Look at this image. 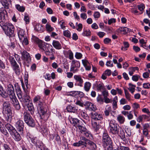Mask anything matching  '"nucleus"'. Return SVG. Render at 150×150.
Returning a JSON list of instances; mask_svg holds the SVG:
<instances>
[{
  "label": "nucleus",
  "instance_id": "obj_1",
  "mask_svg": "<svg viewBox=\"0 0 150 150\" xmlns=\"http://www.w3.org/2000/svg\"><path fill=\"white\" fill-rule=\"evenodd\" d=\"M41 100L40 96H37L34 98L33 102L36 104L38 111L41 114L40 115L41 118H43L46 115V111L45 109V105L42 102Z\"/></svg>",
  "mask_w": 150,
  "mask_h": 150
},
{
  "label": "nucleus",
  "instance_id": "obj_2",
  "mask_svg": "<svg viewBox=\"0 0 150 150\" xmlns=\"http://www.w3.org/2000/svg\"><path fill=\"white\" fill-rule=\"evenodd\" d=\"M2 113L3 114H7L8 118L7 120L8 121L10 118L11 117V115L12 114V111L10 104L8 102L5 101L4 102L2 107Z\"/></svg>",
  "mask_w": 150,
  "mask_h": 150
},
{
  "label": "nucleus",
  "instance_id": "obj_3",
  "mask_svg": "<svg viewBox=\"0 0 150 150\" xmlns=\"http://www.w3.org/2000/svg\"><path fill=\"white\" fill-rule=\"evenodd\" d=\"M82 125V123H81L77 127L79 130L80 134L83 136H85L89 139L92 140L93 139L92 135Z\"/></svg>",
  "mask_w": 150,
  "mask_h": 150
},
{
  "label": "nucleus",
  "instance_id": "obj_4",
  "mask_svg": "<svg viewBox=\"0 0 150 150\" xmlns=\"http://www.w3.org/2000/svg\"><path fill=\"white\" fill-rule=\"evenodd\" d=\"M23 116L24 120L28 125L31 127L35 126V121L29 113L25 112L23 113Z\"/></svg>",
  "mask_w": 150,
  "mask_h": 150
},
{
  "label": "nucleus",
  "instance_id": "obj_5",
  "mask_svg": "<svg viewBox=\"0 0 150 150\" xmlns=\"http://www.w3.org/2000/svg\"><path fill=\"white\" fill-rule=\"evenodd\" d=\"M120 127L113 120H111L109 123L110 132L113 134H119Z\"/></svg>",
  "mask_w": 150,
  "mask_h": 150
},
{
  "label": "nucleus",
  "instance_id": "obj_6",
  "mask_svg": "<svg viewBox=\"0 0 150 150\" xmlns=\"http://www.w3.org/2000/svg\"><path fill=\"white\" fill-rule=\"evenodd\" d=\"M18 97L23 106H26L31 100L29 93L26 92H25L23 96L22 94Z\"/></svg>",
  "mask_w": 150,
  "mask_h": 150
},
{
  "label": "nucleus",
  "instance_id": "obj_7",
  "mask_svg": "<svg viewBox=\"0 0 150 150\" xmlns=\"http://www.w3.org/2000/svg\"><path fill=\"white\" fill-rule=\"evenodd\" d=\"M5 34L8 36H11L14 33V27L11 23H8L3 29Z\"/></svg>",
  "mask_w": 150,
  "mask_h": 150
},
{
  "label": "nucleus",
  "instance_id": "obj_8",
  "mask_svg": "<svg viewBox=\"0 0 150 150\" xmlns=\"http://www.w3.org/2000/svg\"><path fill=\"white\" fill-rule=\"evenodd\" d=\"M32 142L35 144L36 148L38 150H45L47 148L44 145V144L41 142H36V138H31Z\"/></svg>",
  "mask_w": 150,
  "mask_h": 150
},
{
  "label": "nucleus",
  "instance_id": "obj_9",
  "mask_svg": "<svg viewBox=\"0 0 150 150\" xmlns=\"http://www.w3.org/2000/svg\"><path fill=\"white\" fill-rule=\"evenodd\" d=\"M40 50L42 52H44L47 50H48V48L52 45L49 44L47 43L43 42L42 40L38 45Z\"/></svg>",
  "mask_w": 150,
  "mask_h": 150
},
{
  "label": "nucleus",
  "instance_id": "obj_10",
  "mask_svg": "<svg viewBox=\"0 0 150 150\" xmlns=\"http://www.w3.org/2000/svg\"><path fill=\"white\" fill-rule=\"evenodd\" d=\"M15 126L18 131L22 132L24 127V123L22 120H19L16 122Z\"/></svg>",
  "mask_w": 150,
  "mask_h": 150
},
{
  "label": "nucleus",
  "instance_id": "obj_11",
  "mask_svg": "<svg viewBox=\"0 0 150 150\" xmlns=\"http://www.w3.org/2000/svg\"><path fill=\"white\" fill-rule=\"evenodd\" d=\"M102 142L103 144L106 145H110L111 144L112 141L111 139L107 133L105 132L103 133Z\"/></svg>",
  "mask_w": 150,
  "mask_h": 150
},
{
  "label": "nucleus",
  "instance_id": "obj_12",
  "mask_svg": "<svg viewBox=\"0 0 150 150\" xmlns=\"http://www.w3.org/2000/svg\"><path fill=\"white\" fill-rule=\"evenodd\" d=\"M10 98L11 99V103L14 107L16 110H19L20 108V106L16 96Z\"/></svg>",
  "mask_w": 150,
  "mask_h": 150
},
{
  "label": "nucleus",
  "instance_id": "obj_13",
  "mask_svg": "<svg viewBox=\"0 0 150 150\" xmlns=\"http://www.w3.org/2000/svg\"><path fill=\"white\" fill-rule=\"evenodd\" d=\"M84 105L86 106L87 109L89 110L94 111L97 109L96 106L89 101H86Z\"/></svg>",
  "mask_w": 150,
  "mask_h": 150
},
{
  "label": "nucleus",
  "instance_id": "obj_14",
  "mask_svg": "<svg viewBox=\"0 0 150 150\" xmlns=\"http://www.w3.org/2000/svg\"><path fill=\"white\" fill-rule=\"evenodd\" d=\"M74 79L76 81V84L77 85L80 87L83 86V81L80 75H75L74 76Z\"/></svg>",
  "mask_w": 150,
  "mask_h": 150
},
{
  "label": "nucleus",
  "instance_id": "obj_15",
  "mask_svg": "<svg viewBox=\"0 0 150 150\" xmlns=\"http://www.w3.org/2000/svg\"><path fill=\"white\" fill-rule=\"evenodd\" d=\"M91 116L92 119L96 120H101L103 119L102 115L95 111L91 113Z\"/></svg>",
  "mask_w": 150,
  "mask_h": 150
},
{
  "label": "nucleus",
  "instance_id": "obj_16",
  "mask_svg": "<svg viewBox=\"0 0 150 150\" xmlns=\"http://www.w3.org/2000/svg\"><path fill=\"white\" fill-rule=\"evenodd\" d=\"M10 134L16 141L18 142L21 140V137L16 129L11 132Z\"/></svg>",
  "mask_w": 150,
  "mask_h": 150
},
{
  "label": "nucleus",
  "instance_id": "obj_17",
  "mask_svg": "<svg viewBox=\"0 0 150 150\" xmlns=\"http://www.w3.org/2000/svg\"><path fill=\"white\" fill-rule=\"evenodd\" d=\"M8 96L9 95L10 97L15 96L14 92V89L13 86L11 84H9L7 88Z\"/></svg>",
  "mask_w": 150,
  "mask_h": 150
},
{
  "label": "nucleus",
  "instance_id": "obj_18",
  "mask_svg": "<svg viewBox=\"0 0 150 150\" xmlns=\"http://www.w3.org/2000/svg\"><path fill=\"white\" fill-rule=\"evenodd\" d=\"M22 55V59L24 60L29 61L30 60V57L29 54L25 50L21 52V51Z\"/></svg>",
  "mask_w": 150,
  "mask_h": 150
},
{
  "label": "nucleus",
  "instance_id": "obj_19",
  "mask_svg": "<svg viewBox=\"0 0 150 150\" xmlns=\"http://www.w3.org/2000/svg\"><path fill=\"white\" fill-rule=\"evenodd\" d=\"M70 121L71 123L76 127H77L79 125L82 123L81 122L77 119L72 117L70 118Z\"/></svg>",
  "mask_w": 150,
  "mask_h": 150
},
{
  "label": "nucleus",
  "instance_id": "obj_20",
  "mask_svg": "<svg viewBox=\"0 0 150 150\" xmlns=\"http://www.w3.org/2000/svg\"><path fill=\"white\" fill-rule=\"evenodd\" d=\"M18 34L19 39L20 40H22L23 38L27 36L25 31L24 30L20 28L18 29Z\"/></svg>",
  "mask_w": 150,
  "mask_h": 150
},
{
  "label": "nucleus",
  "instance_id": "obj_21",
  "mask_svg": "<svg viewBox=\"0 0 150 150\" xmlns=\"http://www.w3.org/2000/svg\"><path fill=\"white\" fill-rule=\"evenodd\" d=\"M87 144L88 146L87 149L90 150H95L96 149L97 146L93 142L89 140Z\"/></svg>",
  "mask_w": 150,
  "mask_h": 150
},
{
  "label": "nucleus",
  "instance_id": "obj_22",
  "mask_svg": "<svg viewBox=\"0 0 150 150\" xmlns=\"http://www.w3.org/2000/svg\"><path fill=\"white\" fill-rule=\"evenodd\" d=\"M66 109L68 112H72L75 113L76 112L78 108L73 105H69L66 107Z\"/></svg>",
  "mask_w": 150,
  "mask_h": 150
},
{
  "label": "nucleus",
  "instance_id": "obj_23",
  "mask_svg": "<svg viewBox=\"0 0 150 150\" xmlns=\"http://www.w3.org/2000/svg\"><path fill=\"white\" fill-rule=\"evenodd\" d=\"M39 131L44 136H46L48 134V129L47 128L44 126L41 125L39 128Z\"/></svg>",
  "mask_w": 150,
  "mask_h": 150
},
{
  "label": "nucleus",
  "instance_id": "obj_24",
  "mask_svg": "<svg viewBox=\"0 0 150 150\" xmlns=\"http://www.w3.org/2000/svg\"><path fill=\"white\" fill-rule=\"evenodd\" d=\"M52 45L56 49L60 50L62 48V46L60 42L57 41L53 40Z\"/></svg>",
  "mask_w": 150,
  "mask_h": 150
},
{
  "label": "nucleus",
  "instance_id": "obj_25",
  "mask_svg": "<svg viewBox=\"0 0 150 150\" xmlns=\"http://www.w3.org/2000/svg\"><path fill=\"white\" fill-rule=\"evenodd\" d=\"M80 115L81 117L86 120V122L85 121H83L85 123L89 121V117L86 112L83 111H81Z\"/></svg>",
  "mask_w": 150,
  "mask_h": 150
},
{
  "label": "nucleus",
  "instance_id": "obj_26",
  "mask_svg": "<svg viewBox=\"0 0 150 150\" xmlns=\"http://www.w3.org/2000/svg\"><path fill=\"white\" fill-rule=\"evenodd\" d=\"M15 87L16 92L18 97L22 94V92L19 86L18 83H16L15 84Z\"/></svg>",
  "mask_w": 150,
  "mask_h": 150
},
{
  "label": "nucleus",
  "instance_id": "obj_27",
  "mask_svg": "<svg viewBox=\"0 0 150 150\" xmlns=\"http://www.w3.org/2000/svg\"><path fill=\"white\" fill-rule=\"evenodd\" d=\"M11 66L16 74L17 75H19L20 73V70L19 65L16 64Z\"/></svg>",
  "mask_w": 150,
  "mask_h": 150
},
{
  "label": "nucleus",
  "instance_id": "obj_28",
  "mask_svg": "<svg viewBox=\"0 0 150 150\" xmlns=\"http://www.w3.org/2000/svg\"><path fill=\"white\" fill-rule=\"evenodd\" d=\"M26 105L27 106L28 109L30 112L31 114H33L34 113V108L33 103L29 102Z\"/></svg>",
  "mask_w": 150,
  "mask_h": 150
},
{
  "label": "nucleus",
  "instance_id": "obj_29",
  "mask_svg": "<svg viewBox=\"0 0 150 150\" xmlns=\"http://www.w3.org/2000/svg\"><path fill=\"white\" fill-rule=\"evenodd\" d=\"M1 2L4 7L6 9L9 8L10 2L9 0H1Z\"/></svg>",
  "mask_w": 150,
  "mask_h": 150
},
{
  "label": "nucleus",
  "instance_id": "obj_30",
  "mask_svg": "<svg viewBox=\"0 0 150 150\" xmlns=\"http://www.w3.org/2000/svg\"><path fill=\"white\" fill-rule=\"evenodd\" d=\"M118 30L121 33L124 32L125 34L129 32L130 30L126 27H120L118 29Z\"/></svg>",
  "mask_w": 150,
  "mask_h": 150
},
{
  "label": "nucleus",
  "instance_id": "obj_31",
  "mask_svg": "<svg viewBox=\"0 0 150 150\" xmlns=\"http://www.w3.org/2000/svg\"><path fill=\"white\" fill-rule=\"evenodd\" d=\"M91 86V84L89 82H86L84 83V88L85 90L88 92L89 91Z\"/></svg>",
  "mask_w": 150,
  "mask_h": 150
},
{
  "label": "nucleus",
  "instance_id": "obj_32",
  "mask_svg": "<svg viewBox=\"0 0 150 150\" xmlns=\"http://www.w3.org/2000/svg\"><path fill=\"white\" fill-rule=\"evenodd\" d=\"M6 12V11L3 8H0V20L5 19V14Z\"/></svg>",
  "mask_w": 150,
  "mask_h": 150
},
{
  "label": "nucleus",
  "instance_id": "obj_33",
  "mask_svg": "<svg viewBox=\"0 0 150 150\" xmlns=\"http://www.w3.org/2000/svg\"><path fill=\"white\" fill-rule=\"evenodd\" d=\"M0 95L4 98H6L8 97V94L5 91L3 90V88L0 84Z\"/></svg>",
  "mask_w": 150,
  "mask_h": 150
},
{
  "label": "nucleus",
  "instance_id": "obj_34",
  "mask_svg": "<svg viewBox=\"0 0 150 150\" xmlns=\"http://www.w3.org/2000/svg\"><path fill=\"white\" fill-rule=\"evenodd\" d=\"M15 6L16 8L20 12H23L25 10V7L23 6H21L18 4H16Z\"/></svg>",
  "mask_w": 150,
  "mask_h": 150
},
{
  "label": "nucleus",
  "instance_id": "obj_35",
  "mask_svg": "<svg viewBox=\"0 0 150 150\" xmlns=\"http://www.w3.org/2000/svg\"><path fill=\"white\" fill-rule=\"evenodd\" d=\"M53 138H51L50 139L53 140V138L55 139L57 142L58 144H61V141L60 136L58 134H54L53 135Z\"/></svg>",
  "mask_w": 150,
  "mask_h": 150
},
{
  "label": "nucleus",
  "instance_id": "obj_36",
  "mask_svg": "<svg viewBox=\"0 0 150 150\" xmlns=\"http://www.w3.org/2000/svg\"><path fill=\"white\" fill-rule=\"evenodd\" d=\"M6 129L8 130L10 133L16 130L10 124L7 123L5 125Z\"/></svg>",
  "mask_w": 150,
  "mask_h": 150
},
{
  "label": "nucleus",
  "instance_id": "obj_37",
  "mask_svg": "<svg viewBox=\"0 0 150 150\" xmlns=\"http://www.w3.org/2000/svg\"><path fill=\"white\" fill-rule=\"evenodd\" d=\"M111 111V107L108 106H107L105 108V110L104 112L105 115L106 116H108L109 115L110 112Z\"/></svg>",
  "mask_w": 150,
  "mask_h": 150
},
{
  "label": "nucleus",
  "instance_id": "obj_38",
  "mask_svg": "<svg viewBox=\"0 0 150 150\" xmlns=\"http://www.w3.org/2000/svg\"><path fill=\"white\" fill-rule=\"evenodd\" d=\"M120 133L119 132V134H118L121 138L123 140H125V134L123 130L121 128H120Z\"/></svg>",
  "mask_w": 150,
  "mask_h": 150
},
{
  "label": "nucleus",
  "instance_id": "obj_39",
  "mask_svg": "<svg viewBox=\"0 0 150 150\" xmlns=\"http://www.w3.org/2000/svg\"><path fill=\"white\" fill-rule=\"evenodd\" d=\"M117 120L120 124H123L125 121V117L122 115H119L117 117Z\"/></svg>",
  "mask_w": 150,
  "mask_h": 150
},
{
  "label": "nucleus",
  "instance_id": "obj_40",
  "mask_svg": "<svg viewBox=\"0 0 150 150\" xmlns=\"http://www.w3.org/2000/svg\"><path fill=\"white\" fill-rule=\"evenodd\" d=\"M9 60L11 66L17 64L13 57L10 56Z\"/></svg>",
  "mask_w": 150,
  "mask_h": 150
},
{
  "label": "nucleus",
  "instance_id": "obj_41",
  "mask_svg": "<svg viewBox=\"0 0 150 150\" xmlns=\"http://www.w3.org/2000/svg\"><path fill=\"white\" fill-rule=\"evenodd\" d=\"M92 125L93 127L96 130H98L100 127L99 124L95 122H92Z\"/></svg>",
  "mask_w": 150,
  "mask_h": 150
},
{
  "label": "nucleus",
  "instance_id": "obj_42",
  "mask_svg": "<svg viewBox=\"0 0 150 150\" xmlns=\"http://www.w3.org/2000/svg\"><path fill=\"white\" fill-rule=\"evenodd\" d=\"M129 87L128 88V89L132 93L134 91L136 86L131 83H129Z\"/></svg>",
  "mask_w": 150,
  "mask_h": 150
},
{
  "label": "nucleus",
  "instance_id": "obj_43",
  "mask_svg": "<svg viewBox=\"0 0 150 150\" xmlns=\"http://www.w3.org/2000/svg\"><path fill=\"white\" fill-rule=\"evenodd\" d=\"M124 92L126 98L128 101H130L131 100L130 94L129 93L128 91L125 89H124Z\"/></svg>",
  "mask_w": 150,
  "mask_h": 150
},
{
  "label": "nucleus",
  "instance_id": "obj_44",
  "mask_svg": "<svg viewBox=\"0 0 150 150\" xmlns=\"http://www.w3.org/2000/svg\"><path fill=\"white\" fill-rule=\"evenodd\" d=\"M32 39V40L37 43L38 45L42 41L41 40H39L38 38L34 36H33Z\"/></svg>",
  "mask_w": 150,
  "mask_h": 150
},
{
  "label": "nucleus",
  "instance_id": "obj_45",
  "mask_svg": "<svg viewBox=\"0 0 150 150\" xmlns=\"http://www.w3.org/2000/svg\"><path fill=\"white\" fill-rule=\"evenodd\" d=\"M22 42V43L23 45H27L29 44V42L27 39V36L23 38L22 40H21Z\"/></svg>",
  "mask_w": 150,
  "mask_h": 150
},
{
  "label": "nucleus",
  "instance_id": "obj_46",
  "mask_svg": "<svg viewBox=\"0 0 150 150\" xmlns=\"http://www.w3.org/2000/svg\"><path fill=\"white\" fill-rule=\"evenodd\" d=\"M67 53L69 55V57L70 59L71 60L74 58L73 54L71 50L67 51Z\"/></svg>",
  "mask_w": 150,
  "mask_h": 150
},
{
  "label": "nucleus",
  "instance_id": "obj_47",
  "mask_svg": "<svg viewBox=\"0 0 150 150\" xmlns=\"http://www.w3.org/2000/svg\"><path fill=\"white\" fill-rule=\"evenodd\" d=\"M0 130L1 132H2L4 135L7 136L9 134L5 128L3 127H1L0 128Z\"/></svg>",
  "mask_w": 150,
  "mask_h": 150
},
{
  "label": "nucleus",
  "instance_id": "obj_48",
  "mask_svg": "<svg viewBox=\"0 0 150 150\" xmlns=\"http://www.w3.org/2000/svg\"><path fill=\"white\" fill-rule=\"evenodd\" d=\"M0 25L3 29L4 27L6 26V24H7L8 23H6L5 19L3 20H0Z\"/></svg>",
  "mask_w": 150,
  "mask_h": 150
},
{
  "label": "nucleus",
  "instance_id": "obj_49",
  "mask_svg": "<svg viewBox=\"0 0 150 150\" xmlns=\"http://www.w3.org/2000/svg\"><path fill=\"white\" fill-rule=\"evenodd\" d=\"M46 28L47 31L48 32L52 31L54 30V28L53 27L48 24H47L46 25Z\"/></svg>",
  "mask_w": 150,
  "mask_h": 150
},
{
  "label": "nucleus",
  "instance_id": "obj_50",
  "mask_svg": "<svg viewBox=\"0 0 150 150\" xmlns=\"http://www.w3.org/2000/svg\"><path fill=\"white\" fill-rule=\"evenodd\" d=\"M63 34L64 36L68 38L71 37V33L68 30H66L63 31Z\"/></svg>",
  "mask_w": 150,
  "mask_h": 150
},
{
  "label": "nucleus",
  "instance_id": "obj_51",
  "mask_svg": "<svg viewBox=\"0 0 150 150\" xmlns=\"http://www.w3.org/2000/svg\"><path fill=\"white\" fill-rule=\"evenodd\" d=\"M97 100L98 102L100 104H102L104 102V99L101 96H99L97 98Z\"/></svg>",
  "mask_w": 150,
  "mask_h": 150
},
{
  "label": "nucleus",
  "instance_id": "obj_52",
  "mask_svg": "<svg viewBox=\"0 0 150 150\" xmlns=\"http://www.w3.org/2000/svg\"><path fill=\"white\" fill-rule=\"evenodd\" d=\"M82 35L84 36H88L90 35L91 32L89 30H84L83 33Z\"/></svg>",
  "mask_w": 150,
  "mask_h": 150
},
{
  "label": "nucleus",
  "instance_id": "obj_53",
  "mask_svg": "<svg viewBox=\"0 0 150 150\" xmlns=\"http://www.w3.org/2000/svg\"><path fill=\"white\" fill-rule=\"evenodd\" d=\"M3 146L4 150H11L9 145L6 144H3Z\"/></svg>",
  "mask_w": 150,
  "mask_h": 150
},
{
  "label": "nucleus",
  "instance_id": "obj_54",
  "mask_svg": "<svg viewBox=\"0 0 150 150\" xmlns=\"http://www.w3.org/2000/svg\"><path fill=\"white\" fill-rule=\"evenodd\" d=\"M75 57L77 59H80L82 57V55L80 53L76 52V53Z\"/></svg>",
  "mask_w": 150,
  "mask_h": 150
},
{
  "label": "nucleus",
  "instance_id": "obj_55",
  "mask_svg": "<svg viewBox=\"0 0 150 150\" xmlns=\"http://www.w3.org/2000/svg\"><path fill=\"white\" fill-rule=\"evenodd\" d=\"M105 64L108 67H112L113 66V62L111 60L107 61Z\"/></svg>",
  "mask_w": 150,
  "mask_h": 150
},
{
  "label": "nucleus",
  "instance_id": "obj_56",
  "mask_svg": "<svg viewBox=\"0 0 150 150\" xmlns=\"http://www.w3.org/2000/svg\"><path fill=\"white\" fill-rule=\"evenodd\" d=\"M82 62L84 67H86L90 64L88 61L86 59L82 60Z\"/></svg>",
  "mask_w": 150,
  "mask_h": 150
},
{
  "label": "nucleus",
  "instance_id": "obj_57",
  "mask_svg": "<svg viewBox=\"0 0 150 150\" xmlns=\"http://www.w3.org/2000/svg\"><path fill=\"white\" fill-rule=\"evenodd\" d=\"M104 98V102L106 103H111L112 102V100L109 99L108 98H107V97Z\"/></svg>",
  "mask_w": 150,
  "mask_h": 150
},
{
  "label": "nucleus",
  "instance_id": "obj_58",
  "mask_svg": "<svg viewBox=\"0 0 150 150\" xmlns=\"http://www.w3.org/2000/svg\"><path fill=\"white\" fill-rule=\"evenodd\" d=\"M103 83H101L98 85L97 86V89L98 90L101 91L103 89Z\"/></svg>",
  "mask_w": 150,
  "mask_h": 150
},
{
  "label": "nucleus",
  "instance_id": "obj_59",
  "mask_svg": "<svg viewBox=\"0 0 150 150\" xmlns=\"http://www.w3.org/2000/svg\"><path fill=\"white\" fill-rule=\"evenodd\" d=\"M138 9L140 11L143 10L145 8L144 5L143 4H142L138 6Z\"/></svg>",
  "mask_w": 150,
  "mask_h": 150
},
{
  "label": "nucleus",
  "instance_id": "obj_60",
  "mask_svg": "<svg viewBox=\"0 0 150 150\" xmlns=\"http://www.w3.org/2000/svg\"><path fill=\"white\" fill-rule=\"evenodd\" d=\"M93 16L95 18H98L100 16V13L98 11H95L94 12Z\"/></svg>",
  "mask_w": 150,
  "mask_h": 150
},
{
  "label": "nucleus",
  "instance_id": "obj_61",
  "mask_svg": "<svg viewBox=\"0 0 150 150\" xmlns=\"http://www.w3.org/2000/svg\"><path fill=\"white\" fill-rule=\"evenodd\" d=\"M83 27V25L81 23H79L77 25L76 27V30L79 31H80L81 30Z\"/></svg>",
  "mask_w": 150,
  "mask_h": 150
},
{
  "label": "nucleus",
  "instance_id": "obj_62",
  "mask_svg": "<svg viewBox=\"0 0 150 150\" xmlns=\"http://www.w3.org/2000/svg\"><path fill=\"white\" fill-rule=\"evenodd\" d=\"M143 85L144 88L149 89L150 88V84L149 83H144Z\"/></svg>",
  "mask_w": 150,
  "mask_h": 150
},
{
  "label": "nucleus",
  "instance_id": "obj_63",
  "mask_svg": "<svg viewBox=\"0 0 150 150\" xmlns=\"http://www.w3.org/2000/svg\"><path fill=\"white\" fill-rule=\"evenodd\" d=\"M120 102L121 105H124L127 103V101L124 98H122L120 101Z\"/></svg>",
  "mask_w": 150,
  "mask_h": 150
},
{
  "label": "nucleus",
  "instance_id": "obj_64",
  "mask_svg": "<svg viewBox=\"0 0 150 150\" xmlns=\"http://www.w3.org/2000/svg\"><path fill=\"white\" fill-rule=\"evenodd\" d=\"M64 23V22H62L61 21L58 22V24L60 25L61 28L63 30H64L66 28V26L63 25Z\"/></svg>",
  "mask_w": 150,
  "mask_h": 150
}]
</instances>
